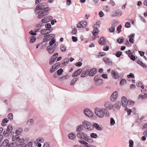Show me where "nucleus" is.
I'll return each instance as SVG.
<instances>
[{
  "mask_svg": "<svg viewBox=\"0 0 147 147\" xmlns=\"http://www.w3.org/2000/svg\"><path fill=\"white\" fill-rule=\"evenodd\" d=\"M46 4L45 3H42L36 6L35 12L37 14H38V18L41 19L43 18L48 14L51 10L50 8L47 7Z\"/></svg>",
  "mask_w": 147,
  "mask_h": 147,
  "instance_id": "1",
  "label": "nucleus"
},
{
  "mask_svg": "<svg viewBox=\"0 0 147 147\" xmlns=\"http://www.w3.org/2000/svg\"><path fill=\"white\" fill-rule=\"evenodd\" d=\"M94 113L96 116L99 118L109 116V112L104 108L96 107L94 109Z\"/></svg>",
  "mask_w": 147,
  "mask_h": 147,
  "instance_id": "2",
  "label": "nucleus"
},
{
  "mask_svg": "<svg viewBox=\"0 0 147 147\" xmlns=\"http://www.w3.org/2000/svg\"><path fill=\"white\" fill-rule=\"evenodd\" d=\"M77 136L79 138L85 141H86L91 143H92L93 142L92 139H91L89 136L84 132L78 133L77 134Z\"/></svg>",
  "mask_w": 147,
  "mask_h": 147,
  "instance_id": "3",
  "label": "nucleus"
},
{
  "mask_svg": "<svg viewBox=\"0 0 147 147\" xmlns=\"http://www.w3.org/2000/svg\"><path fill=\"white\" fill-rule=\"evenodd\" d=\"M82 124L84 128L89 131L92 130V124L89 121L86 120H84L82 121Z\"/></svg>",
  "mask_w": 147,
  "mask_h": 147,
  "instance_id": "4",
  "label": "nucleus"
},
{
  "mask_svg": "<svg viewBox=\"0 0 147 147\" xmlns=\"http://www.w3.org/2000/svg\"><path fill=\"white\" fill-rule=\"evenodd\" d=\"M45 141V138L42 137H40L36 139L34 142L38 147H41L42 145L41 143H43Z\"/></svg>",
  "mask_w": 147,
  "mask_h": 147,
  "instance_id": "5",
  "label": "nucleus"
},
{
  "mask_svg": "<svg viewBox=\"0 0 147 147\" xmlns=\"http://www.w3.org/2000/svg\"><path fill=\"white\" fill-rule=\"evenodd\" d=\"M84 114L87 117H93L94 113L88 109H86L84 111Z\"/></svg>",
  "mask_w": 147,
  "mask_h": 147,
  "instance_id": "6",
  "label": "nucleus"
},
{
  "mask_svg": "<svg viewBox=\"0 0 147 147\" xmlns=\"http://www.w3.org/2000/svg\"><path fill=\"white\" fill-rule=\"evenodd\" d=\"M118 95V92L117 91L114 92L111 95L110 98L112 101L114 102L117 99Z\"/></svg>",
  "mask_w": 147,
  "mask_h": 147,
  "instance_id": "7",
  "label": "nucleus"
},
{
  "mask_svg": "<svg viewBox=\"0 0 147 147\" xmlns=\"http://www.w3.org/2000/svg\"><path fill=\"white\" fill-rule=\"evenodd\" d=\"M105 108L107 109V110H110L113 107V105L111 102H105L104 105Z\"/></svg>",
  "mask_w": 147,
  "mask_h": 147,
  "instance_id": "8",
  "label": "nucleus"
},
{
  "mask_svg": "<svg viewBox=\"0 0 147 147\" xmlns=\"http://www.w3.org/2000/svg\"><path fill=\"white\" fill-rule=\"evenodd\" d=\"M93 26L95 28L92 31V33L93 35L96 36L98 32V28H99L100 25L99 24H98V23L97 22L96 24H94Z\"/></svg>",
  "mask_w": 147,
  "mask_h": 147,
  "instance_id": "9",
  "label": "nucleus"
},
{
  "mask_svg": "<svg viewBox=\"0 0 147 147\" xmlns=\"http://www.w3.org/2000/svg\"><path fill=\"white\" fill-rule=\"evenodd\" d=\"M121 102L122 105L123 107H126L128 104L127 100L125 96H123L121 99Z\"/></svg>",
  "mask_w": 147,
  "mask_h": 147,
  "instance_id": "10",
  "label": "nucleus"
},
{
  "mask_svg": "<svg viewBox=\"0 0 147 147\" xmlns=\"http://www.w3.org/2000/svg\"><path fill=\"white\" fill-rule=\"evenodd\" d=\"M53 19L52 16H48L45 17L44 18L41 20V22L43 23H46L50 21Z\"/></svg>",
  "mask_w": 147,
  "mask_h": 147,
  "instance_id": "11",
  "label": "nucleus"
},
{
  "mask_svg": "<svg viewBox=\"0 0 147 147\" xmlns=\"http://www.w3.org/2000/svg\"><path fill=\"white\" fill-rule=\"evenodd\" d=\"M97 70L96 68H92L90 69V71L89 70L88 75L90 76H93L95 74Z\"/></svg>",
  "mask_w": 147,
  "mask_h": 147,
  "instance_id": "12",
  "label": "nucleus"
},
{
  "mask_svg": "<svg viewBox=\"0 0 147 147\" xmlns=\"http://www.w3.org/2000/svg\"><path fill=\"white\" fill-rule=\"evenodd\" d=\"M103 60L107 64L110 66L112 65V62L111 60L107 57H104L103 58Z\"/></svg>",
  "mask_w": 147,
  "mask_h": 147,
  "instance_id": "13",
  "label": "nucleus"
},
{
  "mask_svg": "<svg viewBox=\"0 0 147 147\" xmlns=\"http://www.w3.org/2000/svg\"><path fill=\"white\" fill-rule=\"evenodd\" d=\"M82 69H79L76 71L72 74V76L73 77H77L82 72Z\"/></svg>",
  "mask_w": 147,
  "mask_h": 147,
  "instance_id": "14",
  "label": "nucleus"
},
{
  "mask_svg": "<svg viewBox=\"0 0 147 147\" xmlns=\"http://www.w3.org/2000/svg\"><path fill=\"white\" fill-rule=\"evenodd\" d=\"M79 142L81 144L80 147H88V144L83 140H79Z\"/></svg>",
  "mask_w": 147,
  "mask_h": 147,
  "instance_id": "15",
  "label": "nucleus"
},
{
  "mask_svg": "<svg viewBox=\"0 0 147 147\" xmlns=\"http://www.w3.org/2000/svg\"><path fill=\"white\" fill-rule=\"evenodd\" d=\"M93 127L98 130L101 131L103 129V127L96 123H94L93 125Z\"/></svg>",
  "mask_w": 147,
  "mask_h": 147,
  "instance_id": "16",
  "label": "nucleus"
},
{
  "mask_svg": "<svg viewBox=\"0 0 147 147\" xmlns=\"http://www.w3.org/2000/svg\"><path fill=\"white\" fill-rule=\"evenodd\" d=\"M120 106L118 103H115L113 105V110L115 111H117L120 108Z\"/></svg>",
  "mask_w": 147,
  "mask_h": 147,
  "instance_id": "17",
  "label": "nucleus"
},
{
  "mask_svg": "<svg viewBox=\"0 0 147 147\" xmlns=\"http://www.w3.org/2000/svg\"><path fill=\"white\" fill-rule=\"evenodd\" d=\"M53 47H51L50 46H49L47 47V50L48 51L49 53L50 54H52L54 51V50L53 49Z\"/></svg>",
  "mask_w": 147,
  "mask_h": 147,
  "instance_id": "18",
  "label": "nucleus"
},
{
  "mask_svg": "<svg viewBox=\"0 0 147 147\" xmlns=\"http://www.w3.org/2000/svg\"><path fill=\"white\" fill-rule=\"evenodd\" d=\"M52 31V30L49 29H45L41 30L40 33L42 34L49 33Z\"/></svg>",
  "mask_w": 147,
  "mask_h": 147,
  "instance_id": "19",
  "label": "nucleus"
},
{
  "mask_svg": "<svg viewBox=\"0 0 147 147\" xmlns=\"http://www.w3.org/2000/svg\"><path fill=\"white\" fill-rule=\"evenodd\" d=\"M111 74L113 78L114 79H116L119 78V75L116 72L114 71H112Z\"/></svg>",
  "mask_w": 147,
  "mask_h": 147,
  "instance_id": "20",
  "label": "nucleus"
},
{
  "mask_svg": "<svg viewBox=\"0 0 147 147\" xmlns=\"http://www.w3.org/2000/svg\"><path fill=\"white\" fill-rule=\"evenodd\" d=\"M135 36V34H132L129 36V41L131 43L133 44L134 42V38Z\"/></svg>",
  "mask_w": 147,
  "mask_h": 147,
  "instance_id": "21",
  "label": "nucleus"
},
{
  "mask_svg": "<svg viewBox=\"0 0 147 147\" xmlns=\"http://www.w3.org/2000/svg\"><path fill=\"white\" fill-rule=\"evenodd\" d=\"M34 123V121L33 119H29L26 123V125L28 126H31Z\"/></svg>",
  "mask_w": 147,
  "mask_h": 147,
  "instance_id": "22",
  "label": "nucleus"
},
{
  "mask_svg": "<svg viewBox=\"0 0 147 147\" xmlns=\"http://www.w3.org/2000/svg\"><path fill=\"white\" fill-rule=\"evenodd\" d=\"M99 44L101 45H105L106 44V41L104 37H102L98 41Z\"/></svg>",
  "mask_w": 147,
  "mask_h": 147,
  "instance_id": "23",
  "label": "nucleus"
},
{
  "mask_svg": "<svg viewBox=\"0 0 147 147\" xmlns=\"http://www.w3.org/2000/svg\"><path fill=\"white\" fill-rule=\"evenodd\" d=\"M68 137L69 139L72 140H74L76 138V136L75 134L71 133L68 134Z\"/></svg>",
  "mask_w": 147,
  "mask_h": 147,
  "instance_id": "24",
  "label": "nucleus"
},
{
  "mask_svg": "<svg viewBox=\"0 0 147 147\" xmlns=\"http://www.w3.org/2000/svg\"><path fill=\"white\" fill-rule=\"evenodd\" d=\"M88 72L89 69H87L84 71L81 74V77L82 78H84L87 76L88 75Z\"/></svg>",
  "mask_w": 147,
  "mask_h": 147,
  "instance_id": "25",
  "label": "nucleus"
},
{
  "mask_svg": "<svg viewBox=\"0 0 147 147\" xmlns=\"http://www.w3.org/2000/svg\"><path fill=\"white\" fill-rule=\"evenodd\" d=\"M83 126L82 125H78L76 127V131L78 132H80L83 129Z\"/></svg>",
  "mask_w": 147,
  "mask_h": 147,
  "instance_id": "26",
  "label": "nucleus"
},
{
  "mask_svg": "<svg viewBox=\"0 0 147 147\" xmlns=\"http://www.w3.org/2000/svg\"><path fill=\"white\" fill-rule=\"evenodd\" d=\"M122 12L121 11L116 12L114 13L112 15V16L113 17H119L121 15Z\"/></svg>",
  "mask_w": 147,
  "mask_h": 147,
  "instance_id": "27",
  "label": "nucleus"
},
{
  "mask_svg": "<svg viewBox=\"0 0 147 147\" xmlns=\"http://www.w3.org/2000/svg\"><path fill=\"white\" fill-rule=\"evenodd\" d=\"M19 138V136L17 134L15 136H13L12 138V140L13 141L17 142Z\"/></svg>",
  "mask_w": 147,
  "mask_h": 147,
  "instance_id": "28",
  "label": "nucleus"
},
{
  "mask_svg": "<svg viewBox=\"0 0 147 147\" xmlns=\"http://www.w3.org/2000/svg\"><path fill=\"white\" fill-rule=\"evenodd\" d=\"M50 36V37H51V38H53V37H54L55 36V35L54 34H49L48 33L47 34H45L44 36V37H45V38H49V36Z\"/></svg>",
  "mask_w": 147,
  "mask_h": 147,
  "instance_id": "29",
  "label": "nucleus"
},
{
  "mask_svg": "<svg viewBox=\"0 0 147 147\" xmlns=\"http://www.w3.org/2000/svg\"><path fill=\"white\" fill-rule=\"evenodd\" d=\"M137 63L143 67H146V64L140 60H138L137 61Z\"/></svg>",
  "mask_w": 147,
  "mask_h": 147,
  "instance_id": "30",
  "label": "nucleus"
},
{
  "mask_svg": "<svg viewBox=\"0 0 147 147\" xmlns=\"http://www.w3.org/2000/svg\"><path fill=\"white\" fill-rule=\"evenodd\" d=\"M9 121L7 120V118H5L3 119V121L2 123V125L3 126H5L6 124Z\"/></svg>",
  "mask_w": 147,
  "mask_h": 147,
  "instance_id": "31",
  "label": "nucleus"
},
{
  "mask_svg": "<svg viewBox=\"0 0 147 147\" xmlns=\"http://www.w3.org/2000/svg\"><path fill=\"white\" fill-rule=\"evenodd\" d=\"M128 56L130 58V59L133 60V61H134L135 59V56L133 55V53H129L128 54Z\"/></svg>",
  "mask_w": 147,
  "mask_h": 147,
  "instance_id": "32",
  "label": "nucleus"
},
{
  "mask_svg": "<svg viewBox=\"0 0 147 147\" xmlns=\"http://www.w3.org/2000/svg\"><path fill=\"white\" fill-rule=\"evenodd\" d=\"M66 47L65 46L61 45L60 46V50L62 52H64L66 51Z\"/></svg>",
  "mask_w": 147,
  "mask_h": 147,
  "instance_id": "33",
  "label": "nucleus"
},
{
  "mask_svg": "<svg viewBox=\"0 0 147 147\" xmlns=\"http://www.w3.org/2000/svg\"><path fill=\"white\" fill-rule=\"evenodd\" d=\"M24 141H25L24 139L22 138H19L17 142L20 144H18L22 145L24 142Z\"/></svg>",
  "mask_w": 147,
  "mask_h": 147,
  "instance_id": "34",
  "label": "nucleus"
},
{
  "mask_svg": "<svg viewBox=\"0 0 147 147\" xmlns=\"http://www.w3.org/2000/svg\"><path fill=\"white\" fill-rule=\"evenodd\" d=\"M30 43H33L36 40V38L35 36H31L30 38Z\"/></svg>",
  "mask_w": 147,
  "mask_h": 147,
  "instance_id": "35",
  "label": "nucleus"
},
{
  "mask_svg": "<svg viewBox=\"0 0 147 147\" xmlns=\"http://www.w3.org/2000/svg\"><path fill=\"white\" fill-rule=\"evenodd\" d=\"M126 81L125 80L122 79L120 82V85L121 86H123L126 84Z\"/></svg>",
  "mask_w": 147,
  "mask_h": 147,
  "instance_id": "36",
  "label": "nucleus"
},
{
  "mask_svg": "<svg viewBox=\"0 0 147 147\" xmlns=\"http://www.w3.org/2000/svg\"><path fill=\"white\" fill-rule=\"evenodd\" d=\"M55 38H53L49 42V44L50 45L49 46H51V47H53L52 45L55 43Z\"/></svg>",
  "mask_w": 147,
  "mask_h": 147,
  "instance_id": "37",
  "label": "nucleus"
},
{
  "mask_svg": "<svg viewBox=\"0 0 147 147\" xmlns=\"http://www.w3.org/2000/svg\"><path fill=\"white\" fill-rule=\"evenodd\" d=\"M103 84V81L102 80L100 79L96 82V84L97 85H100Z\"/></svg>",
  "mask_w": 147,
  "mask_h": 147,
  "instance_id": "38",
  "label": "nucleus"
},
{
  "mask_svg": "<svg viewBox=\"0 0 147 147\" xmlns=\"http://www.w3.org/2000/svg\"><path fill=\"white\" fill-rule=\"evenodd\" d=\"M70 78V76H69L68 75H67L66 76H64L61 77L60 78V79L61 80H63L65 79L67 80L68 79Z\"/></svg>",
  "mask_w": 147,
  "mask_h": 147,
  "instance_id": "39",
  "label": "nucleus"
},
{
  "mask_svg": "<svg viewBox=\"0 0 147 147\" xmlns=\"http://www.w3.org/2000/svg\"><path fill=\"white\" fill-rule=\"evenodd\" d=\"M90 136L92 138H96L97 137V135L95 133H92L90 134Z\"/></svg>",
  "mask_w": 147,
  "mask_h": 147,
  "instance_id": "40",
  "label": "nucleus"
},
{
  "mask_svg": "<svg viewBox=\"0 0 147 147\" xmlns=\"http://www.w3.org/2000/svg\"><path fill=\"white\" fill-rule=\"evenodd\" d=\"M69 59L68 58H67L65 59H64L63 62V64H64L65 65L68 64V62H69Z\"/></svg>",
  "mask_w": 147,
  "mask_h": 147,
  "instance_id": "41",
  "label": "nucleus"
},
{
  "mask_svg": "<svg viewBox=\"0 0 147 147\" xmlns=\"http://www.w3.org/2000/svg\"><path fill=\"white\" fill-rule=\"evenodd\" d=\"M100 76L98 75H96L94 78V80L96 82L97 81H98L100 79L99 78Z\"/></svg>",
  "mask_w": 147,
  "mask_h": 147,
  "instance_id": "42",
  "label": "nucleus"
},
{
  "mask_svg": "<svg viewBox=\"0 0 147 147\" xmlns=\"http://www.w3.org/2000/svg\"><path fill=\"white\" fill-rule=\"evenodd\" d=\"M80 24H81L82 27H85L87 25V22L85 21H82L81 22Z\"/></svg>",
  "mask_w": 147,
  "mask_h": 147,
  "instance_id": "43",
  "label": "nucleus"
},
{
  "mask_svg": "<svg viewBox=\"0 0 147 147\" xmlns=\"http://www.w3.org/2000/svg\"><path fill=\"white\" fill-rule=\"evenodd\" d=\"M110 124L111 125H114L115 123V121L114 119L112 118L110 119Z\"/></svg>",
  "mask_w": 147,
  "mask_h": 147,
  "instance_id": "44",
  "label": "nucleus"
},
{
  "mask_svg": "<svg viewBox=\"0 0 147 147\" xmlns=\"http://www.w3.org/2000/svg\"><path fill=\"white\" fill-rule=\"evenodd\" d=\"M13 129L12 126L11 125H9L8 126L7 129V131L9 132L11 131Z\"/></svg>",
  "mask_w": 147,
  "mask_h": 147,
  "instance_id": "45",
  "label": "nucleus"
},
{
  "mask_svg": "<svg viewBox=\"0 0 147 147\" xmlns=\"http://www.w3.org/2000/svg\"><path fill=\"white\" fill-rule=\"evenodd\" d=\"M63 72V70L62 69H60L57 71V73L58 75H60L62 74Z\"/></svg>",
  "mask_w": 147,
  "mask_h": 147,
  "instance_id": "46",
  "label": "nucleus"
},
{
  "mask_svg": "<svg viewBox=\"0 0 147 147\" xmlns=\"http://www.w3.org/2000/svg\"><path fill=\"white\" fill-rule=\"evenodd\" d=\"M124 41V39L122 38H119L117 40V42L119 44H121Z\"/></svg>",
  "mask_w": 147,
  "mask_h": 147,
  "instance_id": "47",
  "label": "nucleus"
},
{
  "mask_svg": "<svg viewBox=\"0 0 147 147\" xmlns=\"http://www.w3.org/2000/svg\"><path fill=\"white\" fill-rule=\"evenodd\" d=\"M9 143V141L8 140H5L3 143V146H7Z\"/></svg>",
  "mask_w": 147,
  "mask_h": 147,
  "instance_id": "48",
  "label": "nucleus"
},
{
  "mask_svg": "<svg viewBox=\"0 0 147 147\" xmlns=\"http://www.w3.org/2000/svg\"><path fill=\"white\" fill-rule=\"evenodd\" d=\"M77 30L76 28L74 27L73 28V30L72 31V35H75L77 33Z\"/></svg>",
  "mask_w": 147,
  "mask_h": 147,
  "instance_id": "49",
  "label": "nucleus"
},
{
  "mask_svg": "<svg viewBox=\"0 0 147 147\" xmlns=\"http://www.w3.org/2000/svg\"><path fill=\"white\" fill-rule=\"evenodd\" d=\"M60 65V63H57L55 64L53 66H54V67L55 68V69L56 70L57 69H58Z\"/></svg>",
  "mask_w": 147,
  "mask_h": 147,
  "instance_id": "50",
  "label": "nucleus"
},
{
  "mask_svg": "<svg viewBox=\"0 0 147 147\" xmlns=\"http://www.w3.org/2000/svg\"><path fill=\"white\" fill-rule=\"evenodd\" d=\"M129 147H133L134 145V142L132 140H129Z\"/></svg>",
  "mask_w": 147,
  "mask_h": 147,
  "instance_id": "51",
  "label": "nucleus"
},
{
  "mask_svg": "<svg viewBox=\"0 0 147 147\" xmlns=\"http://www.w3.org/2000/svg\"><path fill=\"white\" fill-rule=\"evenodd\" d=\"M109 30L111 32H113L115 30V28L114 26H112L109 28Z\"/></svg>",
  "mask_w": 147,
  "mask_h": 147,
  "instance_id": "52",
  "label": "nucleus"
},
{
  "mask_svg": "<svg viewBox=\"0 0 147 147\" xmlns=\"http://www.w3.org/2000/svg\"><path fill=\"white\" fill-rule=\"evenodd\" d=\"M78 79L77 78H74L71 82L70 84L71 85H74L75 82L77 81Z\"/></svg>",
  "mask_w": 147,
  "mask_h": 147,
  "instance_id": "53",
  "label": "nucleus"
},
{
  "mask_svg": "<svg viewBox=\"0 0 147 147\" xmlns=\"http://www.w3.org/2000/svg\"><path fill=\"white\" fill-rule=\"evenodd\" d=\"M125 111H127V113L128 115H129L131 114V110L130 109H128L127 108H125Z\"/></svg>",
  "mask_w": 147,
  "mask_h": 147,
  "instance_id": "54",
  "label": "nucleus"
},
{
  "mask_svg": "<svg viewBox=\"0 0 147 147\" xmlns=\"http://www.w3.org/2000/svg\"><path fill=\"white\" fill-rule=\"evenodd\" d=\"M56 70V69L54 67V66H52V67L50 69V71L51 73H53Z\"/></svg>",
  "mask_w": 147,
  "mask_h": 147,
  "instance_id": "55",
  "label": "nucleus"
},
{
  "mask_svg": "<svg viewBox=\"0 0 147 147\" xmlns=\"http://www.w3.org/2000/svg\"><path fill=\"white\" fill-rule=\"evenodd\" d=\"M125 27L126 28H129L131 27V24L129 22H126L125 24Z\"/></svg>",
  "mask_w": 147,
  "mask_h": 147,
  "instance_id": "56",
  "label": "nucleus"
},
{
  "mask_svg": "<svg viewBox=\"0 0 147 147\" xmlns=\"http://www.w3.org/2000/svg\"><path fill=\"white\" fill-rule=\"evenodd\" d=\"M82 64V63L81 62H78L76 63L75 65L77 67H80Z\"/></svg>",
  "mask_w": 147,
  "mask_h": 147,
  "instance_id": "57",
  "label": "nucleus"
},
{
  "mask_svg": "<svg viewBox=\"0 0 147 147\" xmlns=\"http://www.w3.org/2000/svg\"><path fill=\"white\" fill-rule=\"evenodd\" d=\"M122 54V52H118L116 54V56L117 57H119Z\"/></svg>",
  "mask_w": 147,
  "mask_h": 147,
  "instance_id": "58",
  "label": "nucleus"
},
{
  "mask_svg": "<svg viewBox=\"0 0 147 147\" xmlns=\"http://www.w3.org/2000/svg\"><path fill=\"white\" fill-rule=\"evenodd\" d=\"M49 144L48 142H45L42 147H50Z\"/></svg>",
  "mask_w": 147,
  "mask_h": 147,
  "instance_id": "59",
  "label": "nucleus"
},
{
  "mask_svg": "<svg viewBox=\"0 0 147 147\" xmlns=\"http://www.w3.org/2000/svg\"><path fill=\"white\" fill-rule=\"evenodd\" d=\"M55 61V60L50 59L49 62V64L51 65H52L54 63Z\"/></svg>",
  "mask_w": 147,
  "mask_h": 147,
  "instance_id": "60",
  "label": "nucleus"
},
{
  "mask_svg": "<svg viewBox=\"0 0 147 147\" xmlns=\"http://www.w3.org/2000/svg\"><path fill=\"white\" fill-rule=\"evenodd\" d=\"M8 117L9 119H13V115L11 113L9 114L8 115Z\"/></svg>",
  "mask_w": 147,
  "mask_h": 147,
  "instance_id": "61",
  "label": "nucleus"
},
{
  "mask_svg": "<svg viewBox=\"0 0 147 147\" xmlns=\"http://www.w3.org/2000/svg\"><path fill=\"white\" fill-rule=\"evenodd\" d=\"M72 39L73 42H76L78 40V39L77 37L75 36H72Z\"/></svg>",
  "mask_w": 147,
  "mask_h": 147,
  "instance_id": "62",
  "label": "nucleus"
},
{
  "mask_svg": "<svg viewBox=\"0 0 147 147\" xmlns=\"http://www.w3.org/2000/svg\"><path fill=\"white\" fill-rule=\"evenodd\" d=\"M135 88V85L134 84H131L130 86V88L131 89H134Z\"/></svg>",
  "mask_w": 147,
  "mask_h": 147,
  "instance_id": "63",
  "label": "nucleus"
},
{
  "mask_svg": "<svg viewBox=\"0 0 147 147\" xmlns=\"http://www.w3.org/2000/svg\"><path fill=\"white\" fill-rule=\"evenodd\" d=\"M128 78L132 77V78H134V74L132 73H130L129 74L127 75Z\"/></svg>",
  "mask_w": 147,
  "mask_h": 147,
  "instance_id": "64",
  "label": "nucleus"
}]
</instances>
